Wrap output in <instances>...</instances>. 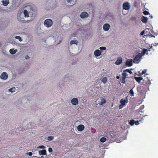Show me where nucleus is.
Instances as JSON below:
<instances>
[{"mask_svg":"<svg viewBox=\"0 0 158 158\" xmlns=\"http://www.w3.org/2000/svg\"><path fill=\"white\" fill-rule=\"evenodd\" d=\"M25 58L26 59H28L30 57L28 55H27L25 56Z\"/></svg>","mask_w":158,"mask_h":158,"instance_id":"nucleus-43","label":"nucleus"},{"mask_svg":"<svg viewBox=\"0 0 158 158\" xmlns=\"http://www.w3.org/2000/svg\"><path fill=\"white\" fill-rule=\"evenodd\" d=\"M106 138L103 137L100 139V141L102 143L105 142L106 141Z\"/></svg>","mask_w":158,"mask_h":158,"instance_id":"nucleus-25","label":"nucleus"},{"mask_svg":"<svg viewBox=\"0 0 158 158\" xmlns=\"http://www.w3.org/2000/svg\"><path fill=\"white\" fill-rule=\"evenodd\" d=\"M150 84V81L147 79V81L143 82V84L137 88V91L142 94L147 91V89Z\"/></svg>","mask_w":158,"mask_h":158,"instance_id":"nucleus-1","label":"nucleus"},{"mask_svg":"<svg viewBox=\"0 0 158 158\" xmlns=\"http://www.w3.org/2000/svg\"><path fill=\"white\" fill-rule=\"evenodd\" d=\"M143 13L145 15H148L149 14V13L147 10H145L143 12Z\"/></svg>","mask_w":158,"mask_h":158,"instance_id":"nucleus-33","label":"nucleus"},{"mask_svg":"<svg viewBox=\"0 0 158 158\" xmlns=\"http://www.w3.org/2000/svg\"><path fill=\"white\" fill-rule=\"evenodd\" d=\"M101 50H105L106 49V48L105 47H101L99 48Z\"/></svg>","mask_w":158,"mask_h":158,"instance_id":"nucleus-35","label":"nucleus"},{"mask_svg":"<svg viewBox=\"0 0 158 158\" xmlns=\"http://www.w3.org/2000/svg\"><path fill=\"white\" fill-rule=\"evenodd\" d=\"M78 44L77 41L76 40H71L70 42V44L71 45H72L73 44H75L77 45Z\"/></svg>","mask_w":158,"mask_h":158,"instance_id":"nucleus-23","label":"nucleus"},{"mask_svg":"<svg viewBox=\"0 0 158 158\" xmlns=\"http://www.w3.org/2000/svg\"><path fill=\"white\" fill-rule=\"evenodd\" d=\"M121 104L119 106V109H122L126 106L127 103V101L125 99H121L120 101Z\"/></svg>","mask_w":158,"mask_h":158,"instance_id":"nucleus-5","label":"nucleus"},{"mask_svg":"<svg viewBox=\"0 0 158 158\" xmlns=\"http://www.w3.org/2000/svg\"><path fill=\"white\" fill-rule=\"evenodd\" d=\"M15 38L17 39H18L19 40V41L20 42H21L22 41V40L21 38L19 36H16L15 37Z\"/></svg>","mask_w":158,"mask_h":158,"instance_id":"nucleus-32","label":"nucleus"},{"mask_svg":"<svg viewBox=\"0 0 158 158\" xmlns=\"http://www.w3.org/2000/svg\"><path fill=\"white\" fill-rule=\"evenodd\" d=\"M23 13L25 17H29V14L28 12L26 10H24V11Z\"/></svg>","mask_w":158,"mask_h":158,"instance_id":"nucleus-22","label":"nucleus"},{"mask_svg":"<svg viewBox=\"0 0 158 158\" xmlns=\"http://www.w3.org/2000/svg\"><path fill=\"white\" fill-rule=\"evenodd\" d=\"M107 79L106 77H104L102 79V81L104 83H106L107 81Z\"/></svg>","mask_w":158,"mask_h":158,"instance_id":"nucleus-27","label":"nucleus"},{"mask_svg":"<svg viewBox=\"0 0 158 158\" xmlns=\"http://www.w3.org/2000/svg\"><path fill=\"white\" fill-rule=\"evenodd\" d=\"M128 97V96H127V97Z\"/></svg>","mask_w":158,"mask_h":158,"instance_id":"nucleus-50","label":"nucleus"},{"mask_svg":"<svg viewBox=\"0 0 158 158\" xmlns=\"http://www.w3.org/2000/svg\"><path fill=\"white\" fill-rule=\"evenodd\" d=\"M94 53L95 56H99L101 55V52L98 49H97L94 51Z\"/></svg>","mask_w":158,"mask_h":158,"instance_id":"nucleus-13","label":"nucleus"},{"mask_svg":"<svg viewBox=\"0 0 158 158\" xmlns=\"http://www.w3.org/2000/svg\"><path fill=\"white\" fill-rule=\"evenodd\" d=\"M85 128L84 126L82 124L79 125L77 126V130L80 131H82Z\"/></svg>","mask_w":158,"mask_h":158,"instance_id":"nucleus-12","label":"nucleus"},{"mask_svg":"<svg viewBox=\"0 0 158 158\" xmlns=\"http://www.w3.org/2000/svg\"><path fill=\"white\" fill-rule=\"evenodd\" d=\"M133 65V60L131 59H129V67Z\"/></svg>","mask_w":158,"mask_h":158,"instance_id":"nucleus-30","label":"nucleus"},{"mask_svg":"<svg viewBox=\"0 0 158 158\" xmlns=\"http://www.w3.org/2000/svg\"><path fill=\"white\" fill-rule=\"evenodd\" d=\"M146 72H147L146 70L144 69L142 71V73H140L139 72V74L138 75L141 76V75H142L143 74H145L146 73Z\"/></svg>","mask_w":158,"mask_h":158,"instance_id":"nucleus-31","label":"nucleus"},{"mask_svg":"<svg viewBox=\"0 0 158 158\" xmlns=\"http://www.w3.org/2000/svg\"><path fill=\"white\" fill-rule=\"evenodd\" d=\"M129 9H130V5H129Z\"/></svg>","mask_w":158,"mask_h":158,"instance_id":"nucleus-49","label":"nucleus"},{"mask_svg":"<svg viewBox=\"0 0 158 158\" xmlns=\"http://www.w3.org/2000/svg\"><path fill=\"white\" fill-rule=\"evenodd\" d=\"M149 49V50H148L147 49H144L143 50L142 52L138 53L134 59L133 62L136 64L139 63L141 61L142 58V56H144L145 53L148 54V53L147 52H147L148 51H150L149 50L150 49Z\"/></svg>","mask_w":158,"mask_h":158,"instance_id":"nucleus-2","label":"nucleus"},{"mask_svg":"<svg viewBox=\"0 0 158 158\" xmlns=\"http://www.w3.org/2000/svg\"><path fill=\"white\" fill-rule=\"evenodd\" d=\"M144 108V106L142 105L140 107L139 109L136 111V112L137 113V115L139 117H137L136 118H135V119H138L140 117L141 114H140V113H143L144 112V110L142 111V110Z\"/></svg>","mask_w":158,"mask_h":158,"instance_id":"nucleus-3","label":"nucleus"},{"mask_svg":"<svg viewBox=\"0 0 158 158\" xmlns=\"http://www.w3.org/2000/svg\"><path fill=\"white\" fill-rule=\"evenodd\" d=\"M54 138L53 136H50L48 137L47 139L48 141H51Z\"/></svg>","mask_w":158,"mask_h":158,"instance_id":"nucleus-29","label":"nucleus"},{"mask_svg":"<svg viewBox=\"0 0 158 158\" xmlns=\"http://www.w3.org/2000/svg\"><path fill=\"white\" fill-rule=\"evenodd\" d=\"M53 24L52 21L51 19H47L45 20L44 24L47 27H50Z\"/></svg>","mask_w":158,"mask_h":158,"instance_id":"nucleus-4","label":"nucleus"},{"mask_svg":"<svg viewBox=\"0 0 158 158\" xmlns=\"http://www.w3.org/2000/svg\"><path fill=\"white\" fill-rule=\"evenodd\" d=\"M3 5L4 6H6L9 3V0H3L2 1Z\"/></svg>","mask_w":158,"mask_h":158,"instance_id":"nucleus-18","label":"nucleus"},{"mask_svg":"<svg viewBox=\"0 0 158 158\" xmlns=\"http://www.w3.org/2000/svg\"><path fill=\"white\" fill-rule=\"evenodd\" d=\"M123 8L125 10H128V2H127L123 5Z\"/></svg>","mask_w":158,"mask_h":158,"instance_id":"nucleus-15","label":"nucleus"},{"mask_svg":"<svg viewBox=\"0 0 158 158\" xmlns=\"http://www.w3.org/2000/svg\"><path fill=\"white\" fill-rule=\"evenodd\" d=\"M88 16V13L86 12H83L81 13L80 17L81 18L84 19L87 18Z\"/></svg>","mask_w":158,"mask_h":158,"instance_id":"nucleus-9","label":"nucleus"},{"mask_svg":"<svg viewBox=\"0 0 158 158\" xmlns=\"http://www.w3.org/2000/svg\"><path fill=\"white\" fill-rule=\"evenodd\" d=\"M129 94L131 95V96H134V92L133 90V88L131 89L129 91Z\"/></svg>","mask_w":158,"mask_h":158,"instance_id":"nucleus-26","label":"nucleus"},{"mask_svg":"<svg viewBox=\"0 0 158 158\" xmlns=\"http://www.w3.org/2000/svg\"><path fill=\"white\" fill-rule=\"evenodd\" d=\"M106 102V100L104 98L101 99V102L98 103V104L101 106H102Z\"/></svg>","mask_w":158,"mask_h":158,"instance_id":"nucleus-16","label":"nucleus"},{"mask_svg":"<svg viewBox=\"0 0 158 158\" xmlns=\"http://www.w3.org/2000/svg\"><path fill=\"white\" fill-rule=\"evenodd\" d=\"M148 18L144 16H143L141 17V21L144 23H147Z\"/></svg>","mask_w":158,"mask_h":158,"instance_id":"nucleus-14","label":"nucleus"},{"mask_svg":"<svg viewBox=\"0 0 158 158\" xmlns=\"http://www.w3.org/2000/svg\"><path fill=\"white\" fill-rule=\"evenodd\" d=\"M28 155L30 156H31L32 155V153L31 152H30L28 153Z\"/></svg>","mask_w":158,"mask_h":158,"instance_id":"nucleus-42","label":"nucleus"},{"mask_svg":"<svg viewBox=\"0 0 158 158\" xmlns=\"http://www.w3.org/2000/svg\"><path fill=\"white\" fill-rule=\"evenodd\" d=\"M150 16V17H151V18H152V16Z\"/></svg>","mask_w":158,"mask_h":158,"instance_id":"nucleus-48","label":"nucleus"},{"mask_svg":"<svg viewBox=\"0 0 158 158\" xmlns=\"http://www.w3.org/2000/svg\"><path fill=\"white\" fill-rule=\"evenodd\" d=\"M133 69H129V73L130 74H131L132 73V72L131 71V70H132Z\"/></svg>","mask_w":158,"mask_h":158,"instance_id":"nucleus-39","label":"nucleus"},{"mask_svg":"<svg viewBox=\"0 0 158 158\" xmlns=\"http://www.w3.org/2000/svg\"><path fill=\"white\" fill-rule=\"evenodd\" d=\"M110 27V25L108 23H106L103 26V29L105 31H108Z\"/></svg>","mask_w":158,"mask_h":158,"instance_id":"nucleus-11","label":"nucleus"},{"mask_svg":"<svg viewBox=\"0 0 158 158\" xmlns=\"http://www.w3.org/2000/svg\"><path fill=\"white\" fill-rule=\"evenodd\" d=\"M67 2L70 4L69 5V6H72L75 4L74 0H68Z\"/></svg>","mask_w":158,"mask_h":158,"instance_id":"nucleus-19","label":"nucleus"},{"mask_svg":"<svg viewBox=\"0 0 158 158\" xmlns=\"http://www.w3.org/2000/svg\"><path fill=\"white\" fill-rule=\"evenodd\" d=\"M17 52V50H14V49H11L10 50V53L12 55L15 54Z\"/></svg>","mask_w":158,"mask_h":158,"instance_id":"nucleus-20","label":"nucleus"},{"mask_svg":"<svg viewBox=\"0 0 158 158\" xmlns=\"http://www.w3.org/2000/svg\"><path fill=\"white\" fill-rule=\"evenodd\" d=\"M149 36L150 37H155V36L153 35L152 34H151L150 35H149Z\"/></svg>","mask_w":158,"mask_h":158,"instance_id":"nucleus-44","label":"nucleus"},{"mask_svg":"<svg viewBox=\"0 0 158 158\" xmlns=\"http://www.w3.org/2000/svg\"><path fill=\"white\" fill-rule=\"evenodd\" d=\"M39 152L40 155H44L46 154V151L45 150H42L41 151H39Z\"/></svg>","mask_w":158,"mask_h":158,"instance_id":"nucleus-21","label":"nucleus"},{"mask_svg":"<svg viewBox=\"0 0 158 158\" xmlns=\"http://www.w3.org/2000/svg\"><path fill=\"white\" fill-rule=\"evenodd\" d=\"M119 76H117L116 78L117 79H119Z\"/></svg>","mask_w":158,"mask_h":158,"instance_id":"nucleus-46","label":"nucleus"},{"mask_svg":"<svg viewBox=\"0 0 158 158\" xmlns=\"http://www.w3.org/2000/svg\"><path fill=\"white\" fill-rule=\"evenodd\" d=\"M144 30L141 32V35H144Z\"/></svg>","mask_w":158,"mask_h":158,"instance_id":"nucleus-41","label":"nucleus"},{"mask_svg":"<svg viewBox=\"0 0 158 158\" xmlns=\"http://www.w3.org/2000/svg\"><path fill=\"white\" fill-rule=\"evenodd\" d=\"M137 19L136 16H133L130 18V19L131 20L135 21H137Z\"/></svg>","mask_w":158,"mask_h":158,"instance_id":"nucleus-24","label":"nucleus"},{"mask_svg":"<svg viewBox=\"0 0 158 158\" xmlns=\"http://www.w3.org/2000/svg\"><path fill=\"white\" fill-rule=\"evenodd\" d=\"M122 75L123 77H126V76L127 75V73H122Z\"/></svg>","mask_w":158,"mask_h":158,"instance_id":"nucleus-37","label":"nucleus"},{"mask_svg":"<svg viewBox=\"0 0 158 158\" xmlns=\"http://www.w3.org/2000/svg\"><path fill=\"white\" fill-rule=\"evenodd\" d=\"M8 74L6 72H3L0 76V78L2 79L6 80L8 78Z\"/></svg>","mask_w":158,"mask_h":158,"instance_id":"nucleus-6","label":"nucleus"},{"mask_svg":"<svg viewBox=\"0 0 158 158\" xmlns=\"http://www.w3.org/2000/svg\"><path fill=\"white\" fill-rule=\"evenodd\" d=\"M125 77H123L121 80V82L122 83H124L125 82Z\"/></svg>","mask_w":158,"mask_h":158,"instance_id":"nucleus-34","label":"nucleus"},{"mask_svg":"<svg viewBox=\"0 0 158 158\" xmlns=\"http://www.w3.org/2000/svg\"><path fill=\"white\" fill-rule=\"evenodd\" d=\"M113 106V104H112V106Z\"/></svg>","mask_w":158,"mask_h":158,"instance_id":"nucleus-51","label":"nucleus"},{"mask_svg":"<svg viewBox=\"0 0 158 158\" xmlns=\"http://www.w3.org/2000/svg\"><path fill=\"white\" fill-rule=\"evenodd\" d=\"M39 148H45V147L44 146L42 145L40 146L39 147Z\"/></svg>","mask_w":158,"mask_h":158,"instance_id":"nucleus-40","label":"nucleus"},{"mask_svg":"<svg viewBox=\"0 0 158 158\" xmlns=\"http://www.w3.org/2000/svg\"><path fill=\"white\" fill-rule=\"evenodd\" d=\"M139 122L138 121H135L134 119L131 120L130 122H129V124L131 126L133 125L134 124L136 125H139Z\"/></svg>","mask_w":158,"mask_h":158,"instance_id":"nucleus-7","label":"nucleus"},{"mask_svg":"<svg viewBox=\"0 0 158 158\" xmlns=\"http://www.w3.org/2000/svg\"><path fill=\"white\" fill-rule=\"evenodd\" d=\"M122 62V59L121 58H118L115 62L116 65H119Z\"/></svg>","mask_w":158,"mask_h":158,"instance_id":"nucleus-17","label":"nucleus"},{"mask_svg":"<svg viewBox=\"0 0 158 158\" xmlns=\"http://www.w3.org/2000/svg\"><path fill=\"white\" fill-rule=\"evenodd\" d=\"M134 78L135 80L137 82L139 83H140V81L141 80H143V82H145V81H147V80H143V78L141 77H134Z\"/></svg>","mask_w":158,"mask_h":158,"instance_id":"nucleus-10","label":"nucleus"},{"mask_svg":"<svg viewBox=\"0 0 158 158\" xmlns=\"http://www.w3.org/2000/svg\"><path fill=\"white\" fill-rule=\"evenodd\" d=\"M126 64L127 66H128V59L127 60L126 62Z\"/></svg>","mask_w":158,"mask_h":158,"instance_id":"nucleus-38","label":"nucleus"},{"mask_svg":"<svg viewBox=\"0 0 158 158\" xmlns=\"http://www.w3.org/2000/svg\"><path fill=\"white\" fill-rule=\"evenodd\" d=\"M15 87H13L9 89V91L11 92H14L15 91Z\"/></svg>","mask_w":158,"mask_h":158,"instance_id":"nucleus-28","label":"nucleus"},{"mask_svg":"<svg viewBox=\"0 0 158 158\" xmlns=\"http://www.w3.org/2000/svg\"><path fill=\"white\" fill-rule=\"evenodd\" d=\"M122 13L123 14H125V13H123V10H122ZM127 13H126V14Z\"/></svg>","mask_w":158,"mask_h":158,"instance_id":"nucleus-47","label":"nucleus"},{"mask_svg":"<svg viewBox=\"0 0 158 158\" xmlns=\"http://www.w3.org/2000/svg\"><path fill=\"white\" fill-rule=\"evenodd\" d=\"M48 152H51L52 151V149L51 148H49L48 149Z\"/></svg>","mask_w":158,"mask_h":158,"instance_id":"nucleus-36","label":"nucleus"},{"mask_svg":"<svg viewBox=\"0 0 158 158\" xmlns=\"http://www.w3.org/2000/svg\"><path fill=\"white\" fill-rule=\"evenodd\" d=\"M125 71H126V72H128V69H126Z\"/></svg>","mask_w":158,"mask_h":158,"instance_id":"nucleus-45","label":"nucleus"},{"mask_svg":"<svg viewBox=\"0 0 158 158\" xmlns=\"http://www.w3.org/2000/svg\"><path fill=\"white\" fill-rule=\"evenodd\" d=\"M71 102L73 105H76L78 103L77 98H73L71 100Z\"/></svg>","mask_w":158,"mask_h":158,"instance_id":"nucleus-8","label":"nucleus"}]
</instances>
